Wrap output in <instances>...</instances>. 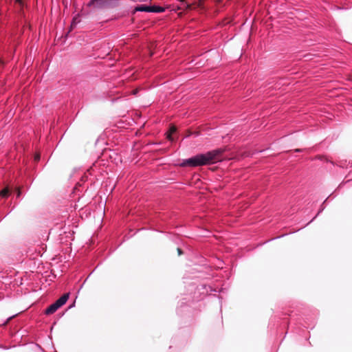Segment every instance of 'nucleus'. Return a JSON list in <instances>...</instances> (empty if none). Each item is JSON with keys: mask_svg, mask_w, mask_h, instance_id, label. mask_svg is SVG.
<instances>
[{"mask_svg": "<svg viewBox=\"0 0 352 352\" xmlns=\"http://www.w3.org/2000/svg\"><path fill=\"white\" fill-rule=\"evenodd\" d=\"M226 151V148H219L212 151H208L205 153H199L194 155L188 159L184 160L181 164V166L197 167L211 164H214L218 162H221L224 160L236 159L250 157L252 154L250 152L245 151L241 154H236L231 157L225 156L224 152Z\"/></svg>", "mask_w": 352, "mask_h": 352, "instance_id": "f257e3e1", "label": "nucleus"}, {"mask_svg": "<svg viewBox=\"0 0 352 352\" xmlns=\"http://www.w3.org/2000/svg\"><path fill=\"white\" fill-rule=\"evenodd\" d=\"M120 0H90L88 7L96 10H107L117 7Z\"/></svg>", "mask_w": 352, "mask_h": 352, "instance_id": "f03ea898", "label": "nucleus"}, {"mask_svg": "<svg viewBox=\"0 0 352 352\" xmlns=\"http://www.w3.org/2000/svg\"><path fill=\"white\" fill-rule=\"evenodd\" d=\"M97 168V166L96 164H94L92 166L85 167V166H76L72 169V175H78V176H97L96 173V169Z\"/></svg>", "mask_w": 352, "mask_h": 352, "instance_id": "7ed1b4c3", "label": "nucleus"}, {"mask_svg": "<svg viewBox=\"0 0 352 352\" xmlns=\"http://www.w3.org/2000/svg\"><path fill=\"white\" fill-rule=\"evenodd\" d=\"M135 10L140 12L161 13L164 12L165 9L159 6L140 5L135 8Z\"/></svg>", "mask_w": 352, "mask_h": 352, "instance_id": "20e7f679", "label": "nucleus"}, {"mask_svg": "<svg viewBox=\"0 0 352 352\" xmlns=\"http://www.w3.org/2000/svg\"><path fill=\"white\" fill-rule=\"evenodd\" d=\"M69 294L68 293L63 294L60 298H59L55 303L59 307V308L65 305L69 298Z\"/></svg>", "mask_w": 352, "mask_h": 352, "instance_id": "39448f33", "label": "nucleus"}, {"mask_svg": "<svg viewBox=\"0 0 352 352\" xmlns=\"http://www.w3.org/2000/svg\"><path fill=\"white\" fill-rule=\"evenodd\" d=\"M59 308V307H58V305L54 302L53 304H52L50 306H49L45 313L47 314V315H50V314H54L55 311H56V310Z\"/></svg>", "mask_w": 352, "mask_h": 352, "instance_id": "423d86ee", "label": "nucleus"}, {"mask_svg": "<svg viewBox=\"0 0 352 352\" xmlns=\"http://www.w3.org/2000/svg\"><path fill=\"white\" fill-rule=\"evenodd\" d=\"M318 159L322 162H329L331 164H333V162L331 161H329L326 156L319 155V156H318Z\"/></svg>", "mask_w": 352, "mask_h": 352, "instance_id": "0eeeda50", "label": "nucleus"}, {"mask_svg": "<svg viewBox=\"0 0 352 352\" xmlns=\"http://www.w3.org/2000/svg\"><path fill=\"white\" fill-rule=\"evenodd\" d=\"M8 193H9L8 189L5 188V189L2 190L0 192V195H1V197H8Z\"/></svg>", "mask_w": 352, "mask_h": 352, "instance_id": "6e6552de", "label": "nucleus"}, {"mask_svg": "<svg viewBox=\"0 0 352 352\" xmlns=\"http://www.w3.org/2000/svg\"><path fill=\"white\" fill-rule=\"evenodd\" d=\"M40 155L39 154H36L35 156H34V161L35 162H38L40 160Z\"/></svg>", "mask_w": 352, "mask_h": 352, "instance_id": "1a4fd4ad", "label": "nucleus"}, {"mask_svg": "<svg viewBox=\"0 0 352 352\" xmlns=\"http://www.w3.org/2000/svg\"><path fill=\"white\" fill-rule=\"evenodd\" d=\"M167 138L170 140V141H173V138L172 137V135L171 134H168L167 135Z\"/></svg>", "mask_w": 352, "mask_h": 352, "instance_id": "9d476101", "label": "nucleus"}, {"mask_svg": "<svg viewBox=\"0 0 352 352\" xmlns=\"http://www.w3.org/2000/svg\"><path fill=\"white\" fill-rule=\"evenodd\" d=\"M175 131H176V129H175V127H173H173H171V128H170V131H171V133H175Z\"/></svg>", "mask_w": 352, "mask_h": 352, "instance_id": "9b49d317", "label": "nucleus"}, {"mask_svg": "<svg viewBox=\"0 0 352 352\" xmlns=\"http://www.w3.org/2000/svg\"><path fill=\"white\" fill-rule=\"evenodd\" d=\"M178 254L181 255L182 254V250L180 248H177Z\"/></svg>", "mask_w": 352, "mask_h": 352, "instance_id": "f8f14e48", "label": "nucleus"}, {"mask_svg": "<svg viewBox=\"0 0 352 352\" xmlns=\"http://www.w3.org/2000/svg\"><path fill=\"white\" fill-rule=\"evenodd\" d=\"M302 149L297 148L295 150V152H302Z\"/></svg>", "mask_w": 352, "mask_h": 352, "instance_id": "ddd939ff", "label": "nucleus"}, {"mask_svg": "<svg viewBox=\"0 0 352 352\" xmlns=\"http://www.w3.org/2000/svg\"><path fill=\"white\" fill-rule=\"evenodd\" d=\"M14 316L9 317V318H8L7 321L5 322V324H6V323H7V322H8L11 319V318H12Z\"/></svg>", "mask_w": 352, "mask_h": 352, "instance_id": "4468645a", "label": "nucleus"}, {"mask_svg": "<svg viewBox=\"0 0 352 352\" xmlns=\"http://www.w3.org/2000/svg\"><path fill=\"white\" fill-rule=\"evenodd\" d=\"M20 195H21V192H20V190H18V194H17V196H18V197H19V196H20Z\"/></svg>", "mask_w": 352, "mask_h": 352, "instance_id": "2eb2a0df", "label": "nucleus"}, {"mask_svg": "<svg viewBox=\"0 0 352 352\" xmlns=\"http://www.w3.org/2000/svg\"><path fill=\"white\" fill-rule=\"evenodd\" d=\"M339 166L342 167V166H343L342 163V162H340V164H339Z\"/></svg>", "mask_w": 352, "mask_h": 352, "instance_id": "dca6fc26", "label": "nucleus"}, {"mask_svg": "<svg viewBox=\"0 0 352 352\" xmlns=\"http://www.w3.org/2000/svg\"><path fill=\"white\" fill-rule=\"evenodd\" d=\"M352 182V179H351V180H348L346 182H347V183H349V182Z\"/></svg>", "mask_w": 352, "mask_h": 352, "instance_id": "f3484780", "label": "nucleus"}, {"mask_svg": "<svg viewBox=\"0 0 352 352\" xmlns=\"http://www.w3.org/2000/svg\"><path fill=\"white\" fill-rule=\"evenodd\" d=\"M181 2H184L185 0H179Z\"/></svg>", "mask_w": 352, "mask_h": 352, "instance_id": "a211bd4d", "label": "nucleus"}]
</instances>
